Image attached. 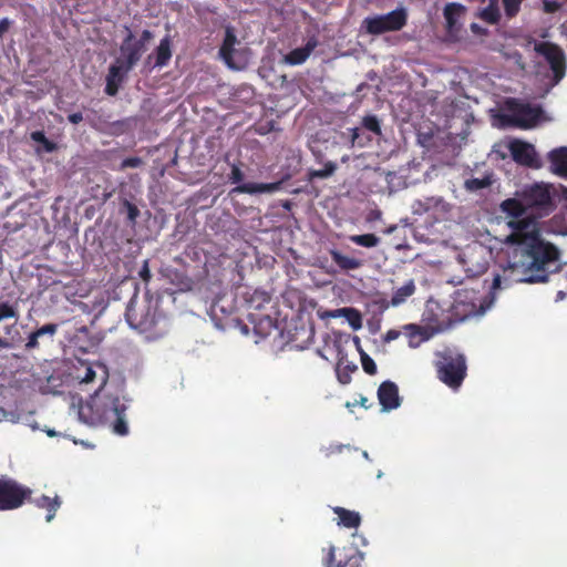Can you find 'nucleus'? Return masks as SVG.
<instances>
[{"mask_svg":"<svg viewBox=\"0 0 567 567\" xmlns=\"http://www.w3.org/2000/svg\"><path fill=\"white\" fill-rule=\"evenodd\" d=\"M508 114L505 118L512 125L519 128H530L535 126L543 114L539 105H530L515 99H509L506 102Z\"/></svg>","mask_w":567,"mask_h":567,"instance_id":"7","label":"nucleus"},{"mask_svg":"<svg viewBox=\"0 0 567 567\" xmlns=\"http://www.w3.org/2000/svg\"><path fill=\"white\" fill-rule=\"evenodd\" d=\"M359 403H360V405H361V406H363L364 409H369V408H370V405H368V399H367V398H364V396H361V399H360V402H359Z\"/></svg>","mask_w":567,"mask_h":567,"instance_id":"51","label":"nucleus"},{"mask_svg":"<svg viewBox=\"0 0 567 567\" xmlns=\"http://www.w3.org/2000/svg\"><path fill=\"white\" fill-rule=\"evenodd\" d=\"M401 332L399 330H395V329H390L389 331H386V333L383 336V341L384 342H391L393 340H396L399 337H400Z\"/></svg>","mask_w":567,"mask_h":567,"instance_id":"47","label":"nucleus"},{"mask_svg":"<svg viewBox=\"0 0 567 567\" xmlns=\"http://www.w3.org/2000/svg\"><path fill=\"white\" fill-rule=\"evenodd\" d=\"M17 317L18 311L12 305H10L9 302L0 303V322L6 319H17Z\"/></svg>","mask_w":567,"mask_h":567,"instance_id":"40","label":"nucleus"},{"mask_svg":"<svg viewBox=\"0 0 567 567\" xmlns=\"http://www.w3.org/2000/svg\"><path fill=\"white\" fill-rule=\"evenodd\" d=\"M236 42V35L233 33L231 30L228 29L225 33L223 44L219 49V55L230 69H239V66L236 65L233 59Z\"/></svg>","mask_w":567,"mask_h":567,"instance_id":"22","label":"nucleus"},{"mask_svg":"<svg viewBox=\"0 0 567 567\" xmlns=\"http://www.w3.org/2000/svg\"><path fill=\"white\" fill-rule=\"evenodd\" d=\"M357 370V365L354 364H346L343 368L338 364L337 375L338 380L341 384H348L351 381V373Z\"/></svg>","mask_w":567,"mask_h":567,"instance_id":"35","label":"nucleus"},{"mask_svg":"<svg viewBox=\"0 0 567 567\" xmlns=\"http://www.w3.org/2000/svg\"><path fill=\"white\" fill-rule=\"evenodd\" d=\"M125 29L127 30V35L121 43V55L115 60V63L124 66L126 71H131L146 51V44L153 39V32L143 30L140 39H135L130 28L125 27Z\"/></svg>","mask_w":567,"mask_h":567,"instance_id":"4","label":"nucleus"},{"mask_svg":"<svg viewBox=\"0 0 567 567\" xmlns=\"http://www.w3.org/2000/svg\"><path fill=\"white\" fill-rule=\"evenodd\" d=\"M344 447L349 449V446H344V445H341V444L336 445V446L333 447V452H336V453H341V452H342V450H343Z\"/></svg>","mask_w":567,"mask_h":567,"instance_id":"52","label":"nucleus"},{"mask_svg":"<svg viewBox=\"0 0 567 567\" xmlns=\"http://www.w3.org/2000/svg\"><path fill=\"white\" fill-rule=\"evenodd\" d=\"M329 316L332 317V318H338V317L347 318V320L349 321L350 326L354 330L361 328V324H362L360 312L358 310L353 309V308L337 309V310H333V311L329 312Z\"/></svg>","mask_w":567,"mask_h":567,"instance_id":"28","label":"nucleus"},{"mask_svg":"<svg viewBox=\"0 0 567 567\" xmlns=\"http://www.w3.org/2000/svg\"><path fill=\"white\" fill-rule=\"evenodd\" d=\"M468 190H480L489 186V181L486 178H471L465 182Z\"/></svg>","mask_w":567,"mask_h":567,"instance_id":"41","label":"nucleus"},{"mask_svg":"<svg viewBox=\"0 0 567 567\" xmlns=\"http://www.w3.org/2000/svg\"><path fill=\"white\" fill-rule=\"evenodd\" d=\"M318 39L315 35L310 37L303 47L291 50L285 56V62L290 65L302 64L309 58L312 51L318 47Z\"/></svg>","mask_w":567,"mask_h":567,"instance_id":"17","label":"nucleus"},{"mask_svg":"<svg viewBox=\"0 0 567 567\" xmlns=\"http://www.w3.org/2000/svg\"><path fill=\"white\" fill-rule=\"evenodd\" d=\"M563 3L557 0H543V10L545 13H556L563 8Z\"/></svg>","mask_w":567,"mask_h":567,"instance_id":"43","label":"nucleus"},{"mask_svg":"<svg viewBox=\"0 0 567 567\" xmlns=\"http://www.w3.org/2000/svg\"><path fill=\"white\" fill-rule=\"evenodd\" d=\"M11 347H12V343L7 338L0 337V348L10 349Z\"/></svg>","mask_w":567,"mask_h":567,"instance_id":"50","label":"nucleus"},{"mask_svg":"<svg viewBox=\"0 0 567 567\" xmlns=\"http://www.w3.org/2000/svg\"><path fill=\"white\" fill-rule=\"evenodd\" d=\"M361 364L363 371L369 375H374L378 371L374 360L364 351H361Z\"/></svg>","mask_w":567,"mask_h":567,"instance_id":"38","label":"nucleus"},{"mask_svg":"<svg viewBox=\"0 0 567 567\" xmlns=\"http://www.w3.org/2000/svg\"><path fill=\"white\" fill-rule=\"evenodd\" d=\"M244 164L233 163L230 164V173L228 174V181L237 186L233 189L234 193L239 194H262V193H275L280 189L281 182L275 183H241L244 181V172L241 166Z\"/></svg>","mask_w":567,"mask_h":567,"instance_id":"9","label":"nucleus"},{"mask_svg":"<svg viewBox=\"0 0 567 567\" xmlns=\"http://www.w3.org/2000/svg\"><path fill=\"white\" fill-rule=\"evenodd\" d=\"M30 502H32L38 508L47 509L48 514L45 516V520L48 523L55 517V513L61 506V499L59 496L51 498L47 495H42L33 501L31 499Z\"/></svg>","mask_w":567,"mask_h":567,"instance_id":"25","label":"nucleus"},{"mask_svg":"<svg viewBox=\"0 0 567 567\" xmlns=\"http://www.w3.org/2000/svg\"><path fill=\"white\" fill-rule=\"evenodd\" d=\"M548 159L551 172L560 177L567 178V147L551 151Z\"/></svg>","mask_w":567,"mask_h":567,"instance_id":"21","label":"nucleus"},{"mask_svg":"<svg viewBox=\"0 0 567 567\" xmlns=\"http://www.w3.org/2000/svg\"><path fill=\"white\" fill-rule=\"evenodd\" d=\"M58 328L59 326L56 323H47L41 328L37 329L35 331L31 332L28 337L25 349L32 350L39 348V339L44 336H48L52 340L55 333L58 332Z\"/></svg>","mask_w":567,"mask_h":567,"instance_id":"24","label":"nucleus"},{"mask_svg":"<svg viewBox=\"0 0 567 567\" xmlns=\"http://www.w3.org/2000/svg\"><path fill=\"white\" fill-rule=\"evenodd\" d=\"M86 409L91 411V416L87 421L91 424H107L115 434L121 436L128 433L125 420L126 406L117 395L95 393L87 403Z\"/></svg>","mask_w":567,"mask_h":567,"instance_id":"2","label":"nucleus"},{"mask_svg":"<svg viewBox=\"0 0 567 567\" xmlns=\"http://www.w3.org/2000/svg\"><path fill=\"white\" fill-rule=\"evenodd\" d=\"M246 300L249 305V308L261 310L266 303L270 302L271 296L267 291L256 289Z\"/></svg>","mask_w":567,"mask_h":567,"instance_id":"30","label":"nucleus"},{"mask_svg":"<svg viewBox=\"0 0 567 567\" xmlns=\"http://www.w3.org/2000/svg\"><path fill=\"white\" fill-rule=\"evenodd\" d=\"M480 17L491 23V24H495L498 22L499 20V11L496 7H493V6H488L487 8L483 9Z\"/></svg>","mask_w":567,"mask_h":567,"instance_id":"37","label":"nucleus"},{"mask_svg":"<svg viewBox=\"0 0 567 567\" xmlns=\"http://www.w3.org/2000/svg\"><path fill=\"white\" fill-rule=\"evenodd\" d=\"M395 228H396L395 226L390 227V228L388 229V233H392Z\"/></svg>","mask_w":567,"mask_h":567,"instance_id":"54","label":"nucleus"},{"mask_svg":"<svg viewBox=\"0 0 567 567\" xmlns=\"http://www.w3.org/2000/svg\"><path fill=\"white\" fill-rule=\"evenodd\" d=\"M499 285H501V278H499V276H496L493 281V287L497 288V287H499Z\"/></svg>","mask_w":567,"mask_h":567,"instance_id":"53","label":"nucleus"},{"mask_svg":"<svg viewBox=\"0 0 567 567\" xmlns=\"http://www.w3.org/2000/svg\"><path fill=\"white\" fill-rule=\"evenodd\" d=\"M465 7L457 2H451L444 7L445 29L450 37H456L460 32L462 27L460 19L465 13Z\"/></svg>","mask_w":567,"mask_h":567,"instance_id":"15","label":"nucleus"},{"mask_svg":"<svg viewBox=\"0 0 567 567\" xmlns=\"http://www.w3.org/2000/svg\"><path fill=\"white\" fill-rule=\"evenodd\" d=\"M520 197L528 208L537 210L542 216L548 215L555 207L550 186L547 184L535 183L526 186Z\"/></svg>","mask_w":567,"mask_h":567,"instance_id":"8","label":"nucleus"},{"mask_svg":"<svg viewBox=\"0 0 567 567\" xmlns=\"http://www.w3.org/2000/svg\"><path fill=\"white\" fill-rule=\"evenodd\" d=\"M362 125L368 131L374 133L375 135H381V125L380 121L375 115H367L362 118Z\"/></svg>","mask_w":567,"mask_h":567,"instance_id":"36","label":"nucleus"},{"mask_svg":"<svg viewBox=\"0 0 567 567\" xmlns=\"http://www.w3.org/2000/svg\"><path fill=\"white\" fill-rule=\"evenodd\" d=\"M68 120L70 123L72 124H79L80 122L83 121V115L81 112H75V113H71L69 116H68Z\"/></svg>","mask_w":567,"mask_h":567,"instance_id":"48","label":"nucleus"},{"mask_svg":"<svg viewBox=\"0 0 567 567\" xmlns=\"http://www.w3.org/2000/svg\"><path fill=\"white\" fill-rule=\"evenodd\" d=\"M502 210L511 217L507 226L511 234L505 243L517 246L511 268L520 275L523 282H546L551 267H556L560 252L558 248L542 238L538 223L532 216H526L527 206L523 198H508L501 204Z\"/></svg>","mask_w":567,"mask_h":567,"instance_id":"1","label":"nucleus"},{"mask_svg":"<svg viewBox=\"0 0 567 567\" xmlns=\"http://www.w3.org/2000/svg\"><path fill=\"white\" fill-rule=\"evenodd\" d=\"M142 164H143V161L141 157H137V156L127 157L122 161L120 169L124 171L126 168H136V167H140Z\"/></svg>","mask_w":567,"mask_h":567,"instance_id":"44","label":"nucleus"},{"mask_svg":"<svg viewBox=\"0 0 567 567\" xmlns=\"http://www.w3.org/2000/svg\"><path fill=\"white\" fill-rule=\"evenodd\" d=\"M94 367L102 370L103 374L101 377V381L102 385H104L107 381L109 373L106 367L100 362H96L94 365L85 362H80V367L76 368V379H79L81 383H92L96 378V371Z\"/></svg>","mask_w":567,"mask_h":567,"instance_id":"20","label":"nucleus"},{"mask_svg":"<svg viewBox=\"0 0 567 567\" xmlns=\"http://www.w3.org/2000/svg\"><path fill=\"white\" fill-rule=\"evenodd\" d=\"M408 22V13L404 8H398L386 14L367 17L362 21V29L368 34L379 35L385 32L400 31Z\"/></svg>","mask_w":567,"mask_h":567,"instance_id":"6","label":"nucleus"},{"mask_svg":"<svg viewBox=\"0 0 567 567\" xmlns=\"http://www.w3.org/2000/svg\"><path fill=\"white\" fill-rule=\"evenodd\" d=\"M172 58L171 39L168 35L163 38L155 50V65L165 66Z\"/></svg>","mask_w":567,"mask_h":567,"instance_id":"26","label":"nucleus"},{"mask_svg":"<svg viewBox=\"0 0 567 567\" xmlns=\"http://www.w3.org/2000/svg\"><path fill=\"white\" fill-rule=\"evenodd\" d=\"M415 289L414 280H408L402 287L394 290L390 301L391 306L396 307L405 302L415 292Z\"/></svg>","mask_w":567,"mask_h":567,"instance_id":"27","label":"nucleus"},{"mask_svg":"<svg viewBox=\"0 0 567 567\" xmlns=\"http://www.w3.org/2000/svg\"><path fill=\"white\" fill-rule=\"evenodd\" d=\"M30 137L32 141L42 144L44 151L48 153H52L56 150V144L48 140L43 131H34L31 133Z\"/></svg>","mask_w":567,"mask_h":567,"instance_id":"33","label":"nucleus"},{"mask_svg":"<svg viewBox=\"0 0 567 567\" xmlns=\"http://www.w3.org/2000/svg\"><path fill=\"white\" fill-rule=\"evenodd\" d=\"M534 50L545 58L554 74V80L558 83L566 73V56L563 49L548 41L535 43Z\"/></svg>","mask_w":567,"mask_h":567,"instance_id":"10","label":"nucleus"},{"mask_svg":"<svg viewBox=\"0 0 567 567\" xmlns=\"http://www.w3.org/2000/svg\"><path fill=\"white\" fill-rule=\"evenodd\" d=\"M435 355L434 367L437 379L452 390L461 388L467 375L465 355L451 348L439 351Z\"/></svg>","mask_w":567,"mask_h":567,"instance_id":"3","label":"nucleus"},{"mask_svg":"<svg viewBox=\"0 0 567 567\" xmlns=\"http://www.w3.org/2000/svg\"><path fill=\"white\" fill-rule=\"evenodd\" d=\"M128 72L130 71H126L121 64H111L106 75L105 93L110 96L116 95L121 83L124 81L125 75Z\"/></svg>","mask_w":567,"mask_h":567,"instance_id":"18","label":"nucleus"},{"mask_svg":"<svg viewBox=\"0 0 567 567\" xmlns=\"http://www.w3.org/2000/svg\"><path fill=\"white\" fill-rule=\"evenodd\" d=\"M330 255L333 262L343 270H354L362 265L361 260L346 256L338 250H331Z\"/></svg>","mask_w":567,"mask_h":567,"instance_id":"29","label":"nucleus"},{"mask_svg":"<svg viewBox=\"0 0 567 567\" xmlns=\"http://www.w3.org/2000/svg\"><path fill=\"white\" fill-rule=\"evenodd\" d=\"M337 164L333 162H327L322 169H310L308 172V181L312 182L315 179H323L332 176L337 171Z\"/></svg>","mask_w":567,"mask_h":567,"instance_id":"31","label":"nucleus"},{"mask_svg":"<svg viewBox=\"0 0 567 567\" xmlns=\"http://www.w3.org/2000/svg\"><path fill=\"white\" fill-rule=\"evenodd\" d=\"M350 240L365 248H372L379 245L380 238L374 234H363V235H353L350 237Z\"/></svg>","mask_w":567,"mask_h":567,"instance_id":"32","label":"nucleus"},{"mask_svg":"<svg viewBox=\"0 0 567 567\" xmlns=\"http://www.w3.org/2000/svg\"><path fill=\"white\" fill-rule=\"evenodd\" d=\"M524 0H502L505 16L508 19L516 17L520 10Z\"/></svg>","mask_w":567,"mask_h":567,"instance_id":"34","label":"nucleus"},{"mask_svg":"<svg viewBox=\"0 0 567 567\" xmlns=\"http://www.w3.org/2000/svg\"><path fill=\"white\" fill-rule=\"evenodd\" d=\"M80 416H84V409L83 408L80 411Z\"/></svg>","mask_w":567,"mask_h":567,"instance_id":"55","label":"nucleus"},{"mask_svg":"<svg viewBox=\"0 0 567 567\" xmlns=\"http://www.w3.org/2000/svg\"><path fill=\"white\" fill-rule=\"evenodd\" d=\"M349 132H350V136H351V145L352 146L358 145L360 147H363L367 145L368 142L371 141L370 137H363L360 128H358V127L350 128Z\"/></svg>","mask_w":567,"mask_h":567,"instance_id":"39","label":"nucleus"},{"mask_svg":"<svg viewBox=\"0 0 567 567\" xmlns=\"http://www.w3.org/2000/svg\"><path fill=\"white\" fill-rule=\"evenodd\" d=\"M378 400L383 411H391L400 406L399 388L392 381H384L379 385Z\"/></svg>","mask_w":567,"mask_h":567,"instance_id":"14","label":"nucleus"},{"mask_svg":"<svg viewBox=\"0 0 567 567\" xmlns=\"http://www.w3.org/2000/svg\"><path fill=\"white\" fill-rule=\"evenodd\" d=\"M138 277L142 279V281L147 285L151 281L152 274L150 270L148 260H144L142 268L138 271Z\"/></svg>","mask_w":567,"mask_h":567,"instance_id":"45","label":"nucleus"},{"mask_svg":"<svg viewBox=\"0 0 567 567\" xmlns=\"http://www.w3.org/2000/svg\"><path fill=\"white\" fill-rule=\"evenodd\" d=\"M363 554L354 546L336 548L330 546L324 558L326 567H361Z\"/></svg>","mask_w":567,"mask_h":567,"instance_id":"11","label":"nucleus"},{"mask_svg":"<svg viewBox=\"0 0 567 567\" xmlns=\"http://www.w3.org/2000/svg\"><path fill=\"white\" fill-rule=\"evenodd\" d=\"M33 492L14 478L0 476V512L14 511L30 503Z\"/></svg>","mask_w":567,"mask_h":567,"instance_id":"5","label":"nucleus"},{"mask_svg":"<svg viewBox=\"0 0 567 567\" xmlns=\"http://www.w3.org/2000/svg\"><path fill=\"white\" fill-rule=\"evenodd\" d=\"M126 320L133 329L145 333L147 339H156L162 336L161 332L156 331L159 317L151 307H147L141 313H134L128 310L126 312Z\"/></svg>","mask_w":567,"mask_h":567,"instance_id":"13","label":"nucleus"},{"mask_svg":"<svg viewBox=\"0 0 567 567\" xmlns=\"http://www.w3.org/2000/svg\"><path fill=\"white\" fill-rule=\"evenodd\" d=\"M12 24V21L9 18H2L0 20V39L8 32Z\"/></svg>","mask_w":567,"mask_h":567,"instance_id":"46","label":"nucleus"},{"mask_svg":"<svg viewBox=\"0 0 567 567\" xmlns=\"http://www.w3.org/2000/svg\"><path fill=\"white\" fill-rule=\"evenodd\" d=\"M333 513L338 516L337 524L346 528H358L361 524V515L355 511H350L344 507L336 506L332 508Z\"/></svg>","mask_w":567,"mask_h":567,"instance_id":"23","label":"nucleus"},{"mask_svg":"<svg viewBox=\"0 0 567 567\" xmlns=\"http://www.w3.org/2000/svg\"><path fill=\"white\" fill-rule=\"evenodd\" d=\"M452 327V321H436L435 324L422 327L415 323H409L403 327L410 348H417L421 343L430 340L435 333L443 332Z\"/></svg>","mask_w":567,"mask_h":567,"instance_id":"12","label":"nucleus"},{"mask_svg":"<svg viewBox=\"0 0 567 567\" xmlns=\"http://www.w3.org/2000/svg\"><path fill=\"white\" fill-rule=\"evenodd\" d=\"M122 205L126 209L128 221L134 224L136 221L137 217L140 216V209L137 208L136 205H134L133 203H131L127 199H124Z\"/></svg>","mask_w":567,"mask_h":567,"instance_id":"42","label":"nucleus"},{"mask_svg":"<svg viewBox=\"0 0 567 567\" xmlns=\"http://www.w3.org/2000/svg\"><path fill=\"white\" fill-rule=\"evenodd\" d=\"M462 264L467 277L474 278L483 275L487 270V261L484 258L476 259V251L471 250L464 254Z\"/></svg>","mask_w":567,"mask_h":567,"instance_id":"19","label":"nucleus"},{"mask_svg":"<svg viewBox=\"0 0 567 567\" xmlns=\"http://www.w3.org/2000/svg\"><path fill=\"white\" fill-rule=\"evenodd\" d=\"M471 30L476 33V34H484L485 33V30L480 27L477 23H472L471 24Z\"/></svg>","mask_w":567,"mask_h":567,"instance_id":"49","label":"nucleus"},{"mask_svg":"<svg viewBox=\"0 0 567 567\" xmlns=\"http://www.w3.org/2000/svg\"><path fill=\"white\" fill-rule=\"evenodd\" d=\"M509 152L512 158L520 165L533 166L535 163L536 152L532 144L527 142H523L519 140H515L511 142Z\"/></svg>","mask_w":567,"mask_h":567,"instance_id":"16","label":"nucleus"}]
</instances>
